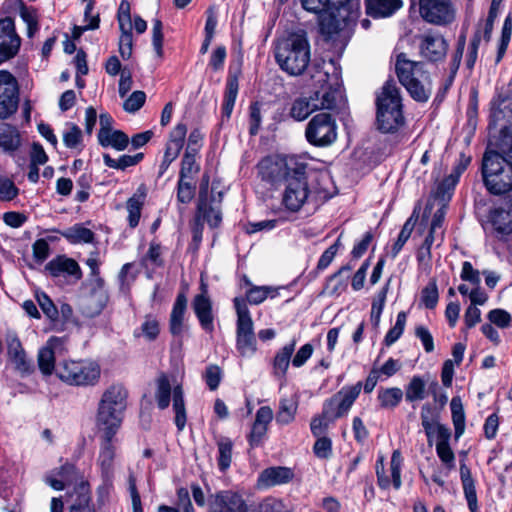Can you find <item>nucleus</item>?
<instances>
[{"mask_svg":"<svg viewBox=\"0 0 512 512\" xmlns=\"http://www.w3.org/2000/svg\"><path fill=\"white\" fill-rule=\"evenodd\" d=\"M276 63L290 76L302 75L310 63L311 50L305 31L290 33L277 41L274 50Z\"/></svg>","mask_w":512,"mask_h":512,"instance_id":"1","label":"nucleus"},{"mask_svg":"<svg viewBox=\"0 0 512 512\" xmlns=\"http://www.w3.org/2000/svg\"><path fill=\"white\" fill-rule=\"evenodd\" d=\"M129 392L120 383L107 387L98 403L96 426L101 433L116 435L120 429L128 405Z\"/></svg>","mask_w":512,"mask_h":512,"instance_id":"2","label":"nucleus"},{"mask_svg":"<svg viewBox=\"0 0 512 512\" xmlns=\"http://www.w3.org/2000/svg\"><path fill=\"white\" fill-rule=\"evenodd\" d=\"M395 71L399 82L414 100L426 102L429 99L432 82L423 62L411 60L407 54L400 53L396 57Z\"/></svg>","mask_w":512,"mask_h":512,"instance_id":"3","label":"nucleus"},{"mask_svg":"<svg viewBox=\"0 0 512 512\" xmlns=\"http://www.w3.org/2000/svg\"><path fill=\"white\" fill-rule=\"evenodd\" d=\"M377 125L384 133L397 131L404 124L402 99L399 88L387 81L377 96Z\"/></svg>","mask_w":512,"mask_h":512,"instance_id":"4","label":"nucleus"},{"mask_svg":"<svg viewBox=\"0 0 512 512\" xmlns=\"http://www.w3.org/2000/svg\"><path fill=\"white\" fill-rule=\"evenodd\" d=\"M482 176L491 194L502 195L512 190V163L499 153L490 151L484 154Z\"/></svg>","mask_w":512,"mask_h":512,"instance_id":"5","label":"nucleus"},{"mask_svg":"<svg viewBox=\"0 0 512 512\" xmlns=\"http://www.w3.org/2000/svg\"><path fill=\"white\" fill-rule=\"evenodd\" d=\"M57 377L72 386H94L101 376L100 365L90 359L64 360L56 367Z\"/></svg>","mask_w":512,"mask_h":512,"instance_id":"6","label":"nucleus"},{"mask_svg":"<svg viewBox=\"0 0 512 512\" xmlns=\"http://www.w3.org/2000/svg\"><path fill=\"white\" fill-rule=\"evenodd\" d=\"M359 8L360 0H344L320 14L321 33L329 37L337 34L356 20Z\"/></svg>","mask_w":512,"mask_h":512,"instance_id":"7","label":"nucleus"},{"mask_svg":"<svg viewBox=\"0 0 512 512\" xmlns=\"http://www.w3.org/2000/svg\"><path fill=\"white\" fill-rule=\"evenodd\" d=\"M173 402V410L175 412V425L178 431L185 428L187 415L184 401V393L181 385H175L173 388L168 377L162 374L157 379V389L155 399L160 409H166L171 401Z\"/></svg>","mask_w":512,"mask_h":512,"instance_id":"8","label":"nucleus"},{"mask_svg":"<svg viewBox=\"0 0 512 512\" xmlns=\"http://www.w3.org/2000/svg\"><path fill=\"white\" fill-rule=\"evenodd\" d=\"M283 184V206L291 212H298L312 195L306 176V166L303 164Z\"/></svg>","mask_w":512,"mask_h":512,"instance_id":"9","label":"nucleus"},{"mask_svg":"<svg viewBox=\"0 0 512 512\" xmlns=\"http://www.w3.org/2000/svg\"><path fill=\"white\" fill-rule=\"evenodd\" d=\"M302 165L293 158L269 156L259 162L258 174L266 182L272 184L284 183Z\"/></svg>","mask_w":512,"mask_h":512,"instance_id":"10","label":"nucleus"},{"mask_svg":"<svg viewBox=\"0 0 512 512\" xmlns=\"http://www.w3.org/2000/svg\"><path fill=\"white\" fill-rule=\"evenodd\" d=\"M307 141L318 147L331 145L337 138V125L329 113L316 114L305 131Z\"/></svg>","mask_w":512,"mask_h":512,"instance_id":"11","label":"nucleus"},{"mask_svg":"<svg viewBox=\"0 0 512 512\" xmlns=\"http://www.w3.org/2000/svg\"><path fill=\"white\" fill-rule=\"evenodd\" d=\"M419 12L425 21L436 25H447L456 17L451 0H419Z\"/></svg>","mask_w":512,"mask_h":512,"instance_id":"12","label":"nucleus"},{"mask_svg":"<svg viewBox=\"0 0 512 512\" xmlns=\"http://www.w3.org/2000/svg\"><path fill=\"white\" fill-rule=\"evenodd\" d=\"M361 389V382H357L352 386L342 387L336 394L324 402L323 407L326 409V414L332 415L335 419L346 415L360 395Z\"/></svg>","mask_w":512,"mask_h":512,"instance_id":"13","label":"nucleus"},{"mask_svg":"<svg viewBox=\"0 0 512 512\" xmlns=\"http://www.w3.org/2000/svg\"><path fill=\"white\" fill-rule=\"evenodd\" d=\"M90 291L80 300V309L86 317L99 315L106 307L109 296L102 278L90 279Z\"/></svg>","mask_w":512,"mask_h":512,"instance_id":"14","label":"nucleus"},{"mask_svg":"<svg viewBox=\"0 0 512 512\" xmlns=\"http://www.w3.org/2000/svg\"><path fill=\"white\" fill-rule=\"evenodd\" d=\"M18 106V85L15 77L6 70H0V118L13 114Z\"/></svg>","mask_w":512,"mask_h":512,"instance_id":"15","label":"nucleus"},{"mask_svg":"<svg viewBox=\"0 0 512 512\" xmlns=\"http://www.w3.org/2000/svg\"><path fill=\"white\" fill-rule=\"evenodd\" d=\"M21 46V38L16 32L14 20L0 19V64L15 57Z\"/></svg>","mask_w":512,"mask_h":512,"instance_id":"16","label":"nucleus"},{"mask_svg":"<svg viewBox=\"0 0 512 512\" xmlns=\"http://www.w3.org/2000/svg\"><path fill=\"white\" fill-rule=\"evenodd\" d=\"M403 458L399 450H395L392 453L391 461H390V474L388 475L385 471L383 458L377 460L376 462V475H377V484L383 489H389L391 485L396 489H400L402 485L401 481V467H402Z\"/></svg>","mask_w":512,"mask_h":512,"instance_id":"17","label":"nucleus"},{"mask_svg":"<svg viewBox=\"0 0 512 512\" xmlns=\"http://www.w3.org/2000/svg\"><path fill=\"white\" fill-rule=\"evenodd\" d=\"M208 512H249V506L240 494L220 491L210 497Z\"/></svg>","mask_w":512,"mask_h":512,"instance_id":"18","label":"nucleus"},{"mask_svg":"<svg viewBox=\"0 0 512 512\" xmlns=\"http://www.w3.org/2000/svg\"><path fill=\"white\" fill-rule=\"evenodd\" d=\"M46 271L53 277H71L74 281L82 278V271L78 263L65 255L57 256L45 266Z\"/></svg>","mask_w":512,"mask_h":512,"instance_id":"19","label":"nucleus"},{"mask_svg":"<svg viewBox=\"0 0 512 512\" xmlns=\"http://www.w3.org/2000/svg\"><path fill=\"white\" fill-rule=\"evenodd\" d=\"M192 308L200 322L201 327L207 332H212L214 329L212 302L208 296V291L204 284L201 285V293L194 297Z\"/></svg>","mask_w":512,"mask_h":512,"instance_id":"20","label":"nucleus"},{"mask_svg":"<svg viewBox=\"0 0 512 512\" xmlns=\"http://www.w3.org/2000/svg\"><path fill=\"white\" fill-rule=\"evenodd\" d=\"M294 472L289 467L274 466L264 469L258 476L257 486L260 489L284 485L292 481Z\"/></svg>","mask_w":512,"mask_h":512,"instance_id":"21","label":"nucleus"},{"mask_svg":"<svg viewBox=\"0 0 512 512\" xmlns=\"http://www.w3.org/2000/svg\"><path fill=\"white\" fill-rule=\"evenodd\" d=\"M448 44L441 35H424L419 45L420 54L425 59L436 62L444 59Z\"/></svg>","mask_w":512,"mask_h":512,"instance_id":"22","label":"nucleus"},{"mask_svg":"<svg viewBox=\"0 0 512 512\" xmlns=\"http://www.w3.org/2000/svg\"><path fill=\"white\" fill-rule=\"evenodd\" d=\"M208 178H204L199 190L197 216L206 221L211 227H217L221 222V212L218 208L209 205L207 200Z\"/></svg>","mask_w":512,"mask_h":512,"instance_id":"23","label":"nucleus"},{"mask_svg":"<svg viewBox=\"0 0 512 512\" xmlns=\"http://www.w3.org/2000/svg\"><path fill=\"white\" fill-rule=\"evenodd\" d=\"M187 308V298L185 294H178L176 301L173 305L171 315H170V323L169 328L170 332L174 336H181L185 331V323L184 316Z\"/></svg>","mask_w":512,"mask_h":512,"instance_id":"24","label":"nucleus"},{"mask_svg":"<svg viewBox=\"0 0 512 512\" xmlns=\"http://www.w3.org/2000/svg\"><path fill=\"white\" fill-rule=\"evenodd\" d=\"M296 341L283 346L274 356L272 363V373L278 379H284L289 368L290 362L292 363V354L295 350Z\"/></svg>","mask_w":512,"mask_h":512,"instance_id":"25","label":"nucleus"},{"mask_svg":"<svg viewBox=\"0 0 512 512\" xmlns=\"http://www.w3.org/2000/svg\"><path fill=\"white\" fill-rule=\"evenodd\" d=\"M367 14L373 18L393 15L402 7V0H365Z\"/></svg>","mask_w":512,"mask_h":512,"instance_id":"26","label":"nucleus"},{"mask_svg":"<svg viewBox=\"0 0 512 512\" xmlns=\"http://www.w3.org/2000/svg\"><path fill=\"white\" fill-rule=\"evenodd\" d=\"M102 434V443L98 458L99 465L104 477L108 478L112 472L113 460L115 456V448L113 446V438L115 435Z\"/></svg>","mask_w":512,"mask_h":512,"instance_id":"27","label":"nucleus"},{"mask_svg":"<svg viewBox=\"0 0 512 512\" xmlns=\"http://www.w3.org/2000/svg\"><path fill=\"white\" fill-rule=\"evenodd\" d=\"M460 478L469 510L471 512H478L475 483L471 471L465 463L460 464Z\"/></svg>","mask_w":512,"mask_h":512,"instance_id":"28","label":"nucleus"},{"mask_svg":"<svg viewBox=\"0 0 512 512\" xmlns=\"http://www.w3.org/2000/svg\"><path fill=\"white\" fill-rule=\"evenodd\" d=\"M314 98H317L318 110L327 109L332 110L336 108L338 102L342 97V92L339 83L336 81L333 85H330L327 89L317 91L313 94Z\"/></svg>","mask_w":512,"mask_h":512,"instance_id":"29","label":"nucleus"},{"mask_svg":"<svg viewBox=\"0 0 512 512\" xmlns=\"http://www.w3.org/2000/svg\"><path fill=\"white\" fill-rule=\"evenodd\" d=\"M234 306L237 313V335L254 334L253 321L246 301L243 298L236 297Z\"/></svg>","mask_w":512,"mask_h":512,"instance_id":"30","label":"nucleus"},{"mask_svg":"<svg viewBox=\"0 0 512 512\" xmlns=\"http://www.w3.org/2000/svg\"><path fill=\"white\" fill-rule=\"evenodd\" d=\"M318 110L317 98L313 95L309 97L297 98L291 106L290 116L296 121L305 120L312 112Z\"/></svg>","mask_w":512,"mask_h":512,"instance_id":"31","label":"nucleus"},{"mask_svg":"<svg viewBox=\"0 0 512 512\" xmlns=\"http://www.w3.org/2000/svg\"><path fill=\"white\" fill-rule=\"evenodd\" d=\"M98 141L102 147H112L117 151H123L129 144L128 136L120 130L98 132Z\"/></svg>","mask_w":512,"mask_h":512,"instance_id":"32","label":"nucleus"},{"mask_svg":"<svg viewBox=\"0 0 512 512\" xmlns=\"http://www.w3.org/2000/svg\"><path fill=\"white\" fill-rule=\"evenodd\" d=\"M297 408L298 397L296 395L281 398L276 415L277 422L283 425L291 423L295 418Z\"/></svg>","mask_w":512,"mask_h":512,"instance_id":"33","label":"nucleus"},{"mask_svg":"<svg viewBox=\"0 0 512 512\" xmlns=\"http://www.w3.org/2000/svg\"><path fill=\"white\" fill-rule=\"evenodd\" d=\"M427 381L421 376H413L405 387V399L409 403L422 401L427 396Z\"/></svg>","mask_w":512,"mask_h":512,"instance_id":"34","label":"nucleus"},{"mask_svg":"<svg viewBox=\"0 0 512 512\" xmlns=\"http://www.w3.org/2000/svg\"><path fill=\"white\" fill-rule=\"evenodd\" d=\"M404 393L398 387L380 388L377 394L379 405L383 409H394L402 401Z\"/></svg>","mask_w":512,"mask_h":512,"instance_id":"35","label":"nucleus"},{"mask_svg":"<svg viewBox=\"0 0 512 512\" xmlns=\"http://www.w3.org/2000/svg\"><path fill=\"white\" fill-rule=\"evenodd\" d=\"M216 445L218 449V467L224 472L232 462L233 441L228 437L219 436L216 438Z\"/></svg>","mask_w":512,"mask_h":512,"instance_id":"36","label":"nucleus"},{"mask_svg":"<svg viewBox=\"0 0 512 512\" xmlns=\"http://www.w3.org/2000/svg\"><path fill=\"white\" fill-rule=\"evenodd\" d=\"M452 422L455 430V438L459 439L465 431V412L460 397H453L450 402Z\"/></svg>","mask_w":512,"mask_h":512,"instance_id":"37","label":"nucleus"},{"mask_svg":"<svg viewBox=\"0 0 512 512\" xmlns=\"http://www.w3.org/2000/svg\"><path fill=\"white\" fill-rule=\"evenodd\" d=\"M159 333V321L155 317L147 315L140 327L134 330L133 335L136 338L143 337L147 341H154L158 337Z\"/></svg>","mask_w":512,"mask_h":512,"instance_id":"38","label":"nucleus"},{"mask_svg":"<svg viewBox=\"0 0 512 512\" xmlns=\"http://www.w3.org/2000/svg\"><path fill=\"white\" fill-rule=\"evenodd\" d=\"M8 356L21 371H26L29 364L26 360V354L22 348L20 340L13 336L8 340Z\"/></svg>","mask_w":512,"mask_h":512,"instance_id":"39","label":"nucleus"},{"mask_svg":"<svg viewBox=\"0 0 512 512\" xmlns=\"http://www.w3.org/2000/svg\"><path fill=\"white\" fill-rule=\"evenodd\" d=\"M238 78L237 76L230 75L227 79L226 90L224 95L222 112L223 115L229 118L233 111L235 101L238 94Z\"/></svg>","mask_w":512,"mask_h":512,"instance_id":"40","label":"nucleus"},{"mask_svg":"<svg viewBox=\"0 0 512 512\" xmlns=\"http://www.w3.org/2000/svg\"><path fill=\"white\" fill-rule=\"evenodd\" d=\"M200 170L199 164L196 162V154L190 150H186L182 159L179 180L191 181Z\"/></svg>","mask_w":512,"mask_h":512,"instance_id":"41","label":"nucleus"},{"mask_svg":"<svg viewBox=\"0 0 512 512\" xmlns=\"http://www.w3.org/2000/svg\"><path fill=\"white\" fill-rule=\"evenodd\" d=\"M143 156V153H137L133 156L122 155L118 159H114L109 154H104L103 160L105 165L109 168L124 170L138 164L143 159Z\"/></svg>","mask_w":512,"mask_h":512,"instance_id":"42","label":"nucleus"},{"mask_svg":"<svg viewBox=\"0 0 512 512\" xmlns=\"http://www.w3.org/2000/svg\"><path fill=\"white\" fill-rule=\"evenodd\" d=\"M19 14L23 22L27 26V37L33 38L39 30L38 13L33 7H28L25 4H20Z\"/></svg>","mask_w":512,"mask_h":512,"instance_id":"43","label":"nucleus"},{"mask_svg":"<svg viewBox=\"0 0 512 512\" xmlns=\"http://www.w3.org/2000/svg\"><path fill=\"white\" fill-rule=\"evenodd\" d=\"M336 419L330 415L326 414V409L323 407L322 413L314 416L310 423V429L315 437L325 436L330 424H332Z\"/></svg>","mask_w":512,"mask_h":512,"instance_id":"44","label":"nucleus"},{"mask_svg":"<svg viewBox=\"0 0 512 512\" xmlns=\"http://www.w3.org/2000/svg\"><path fill=\"white\" fill-rule=\"evenodd\" d=\"M64 145L69 149L82 150V131L73 123H67L63 132Z\"/></svg>","mask_w":512,"mask_h":512,"instance_id":"45","label":"nucleus"},{"mask_svg":"<svg viewBox=\"0 0 512 512\" xmlns=\"http://www.w3.org/2000/svg\"><path fill=\"white\" fill-rule=\"evenodd\" d=\"M20 144L18 132L15 128L3 124L0 126V146L5 150H15Z\"/></svg>","mask_w":512,"mask_h":512,"instance_id":"46","label":"nucleus"},{"mask_svg":"<svg viewBox=\"0 0 512 512\" xmlns=\"http://www.w3.org/2000/svg\"><path fill=\"white\" fill-rule=\"evenodd\" d=\"M407 320V314L401 311L397 314L395 325L389 329L384 338L386 346L393 345L403 334Z\"/></svg>","mask_w":512,"mask_h":512,"instance_id":"47","label":"nucleus"},{"mask_svg":"<svg viewBox=\"0 0 512 512\" xmlns=\"http://www.w3.org/2000/svg\"><path fill=\"white\" fill-rule=\"evenodd\" d=\"M388 285L384 286L374 297L371 305V322L375 327H378L383 312L386 297H387Z\"/></svg>","mask_w":512,"mask_h":512,"instance_id":"48","label":"nucleus"},{"mask_svg":"<svg viewBox=\"0 0 512 512\" xmlns=\"http://www.w3.org/2000/svg\"><path fill=\"white\" fill-rule=\"evenodd\" d=\"M38 365L41 372L45 375H51L56 372L55 354L52 350L43 346L38 353Z\"/></svg>","mask_w":512,"mask_h":512,"instance_id":"49","label":"nucleus"},{"mask_svg":"<svg viewBox=\"0 0 512 512\" xmlns=\"http://www.w3.org/2000/svg\"><path fill=\"white\" fill-rule=\"evenodd\" d=\"M64 236L71 243H91L94 239V233L90 229L80 225H75L70 228Z\"/></svg>","mask_w":512,"mask_h":512,"instance_id":"50","label":"nucleus"},{"mask_svg":"<svg viewBox=\"0 0 512 512\" xmlns=\"http://www.w3.org/2000/svg\"><path fill=\"white\" fill-rule=\"evenodd\" d=\"M439 300V292L436 280L432 279L421 291V303L428 309L436 307Z\"/></svg>","mask_w":512,"mask_h":512,"instance_id":"51","label":"nucleus"},{"mask_svg":"<svg viewBox=\"0 0 512 512\" xmlns=\"http://www.w3.org/2000/svg\"><path fill=\"white\" fill-rule=\"evenodd\" d=\"M276 291L269 286H253L247 291V300L250 304L258 305L267 299L268 296L274 297Z\"/></svg>","mask_w":512,"mask_h":512,"instance_id":"52","label":"nucleus"},{"mask_svg":"<svg viewBox=\"0 0 512 512\" xmlns=\"http://www.w3.org/2000/svg\"><path fill=\"white\" fill-rule=\"evenodd\" d=\"M344 0H301L302 7L316 14H322L333 6L343 3Z\"/></svg>","mask_w":512,"mask_h":512,"instance_id":"53","label":"nucleus"},{"mask_svg":"<svg viewBox=\"0 0 512 512\" xmlns=\"http://www.w3.org/2000/svg\"><path fill=\"white\" fill-rule=\"evenodd\" d=\"M458 181L459 179L457 178V175L449 174L438 185L436 197L440 199L442 202L449 201Z\"/></svg>","mask_w":512,"mask_h":512,"instance_id":"54","label":"nucleus"},{"mask_svg":"<svg viewBox=\"0 0 512 512\" xmlns=\"http://www.w3.org/2000/svg\"><path fill=\"white\" fill-rule=\"evenodd\" d=\"M236 347L241 356L250 357L256 351V338L254 334L237 335Z\"/></svg>","mask_w":512,"mask_h":512,"instance_id":"55","label":"nucleus"},{"mask_svg":"<svg viewBox=\"0 0 512 512\" xmlns=\"http://www.w3.org/2000/svg\"><path fill=\"white\" fill-rule=\"evenodd\" d=\"M512 35V22L510 17H507L503 23L502 32H501V38L498 45V51H497V57L496 62L499 63L503 56L506 53V50L508 48V45L511 40Z\"/></svg>","mask_w":512,"mask_h":512,"instance_id":"56","label":"nucleus"},{"mask_svg":"<svg viewBox=\"0 0 512 512\" xmlns=\"http://www.w3.org/2000/svg\"><path fill=\"white\" fill-rule=\"evenodd\" d=\"M163 24L160 19L152 21V46L158 58L163 57Z\"/></svg>","mask_w":512,"mask_h":512,"instance_id":"57","label":"nucleus"},{"mask_svg":"<svg viewBox=\"0 0 512 512\" xmlns=\"http://www.w3.org/2000/svg\"><path fill=\"white\" fill-rule=\"evenodd\" d=\"M19 194L18 187L14 182L0 175V201L9 202L15 199Z\"/></svg>","mask_w":512,"mask_h":512,"instance_id":"58","label":"nucleus"},{"mask_svg":"<svg viewBox=\"0 0 512 512\" xmlns=\"http://www.w3.org/2000/svg\"><path fill=\"white\" fill-rule=\"evenodd\" d=\"M142 201L139 198L133 196L128 199L126 208L128 211V221L130 227L134 228L138 225L141 216Z\"/></svg>","mask_w":512,"mask_h":512,"instance_id":"59","label":"nucleus"},{"mask_svg":"<svg viewBox=\"0 0 512 512\" xmlns=\"http://www.w3.org/2000/svg\"><path fill=\"white\" fill-rule=\"evenodd\" d=\"M249 512H286L281 500L266 498L258 505L249 508Z\"/></svg>","mask_w":512,"mask_h":512,"instance_id":"60","label":"nucleus"},{"mask_svg":"<svg viewBox=\"0 0 512 512\" xmlns=\"http://www.w3.org/2000/svg\"><path fill=\"white\" fill-rule=\"evenodd\" d=\"M203 378L209 389L214 391L221 382L222 371L218 365L210 364L206 367Z\"/></svg>","mask_w":512,"mask_h":512,"instance_id":"61","label":"nucleus"},{"mask_svg":"<svg viewBox=\"0 0 512 512\" xmlns=\"http://www.w3.org/2000/svg\"><path fill=\"white\" fill-rule=\"evenodd\" d=\"M313 452L320 459H329L332 456V441L326 436L317 437Z\"/></svg>","mask_w":512,"mask_h":512,"instance_id":"62","label":"nucleus"},{"mask_svg":"<svg viewBox=\"0 0 512 512\" xmlns=\"http://www.w3.org/2000/svg\"><path fill=\"white\" fill-rule=\"evenodd\" d=\"M481 42V36L479 33H476L468 46V51L465 58V65L469 70H472L475 66V63L478 58V49Z\"/></svg>","mask_w":512,"mask_h":512,"instance_id":"63","label":"nucleus"},{"mask_svg":"<svg viewBox=\"0 0 512 512\" xmlns=\"http://www.w3.org/2000/svg\"><path fill=\"white\" fill-rule=\"evenodd\" d=\"M36 298L43 313L50 320H56L58 317V310L48 295L45 293H38Z\"/></svg>","mask_w":512,"mask_h":512,"instance_id":"64","label":"nucleus"}]
</instances>
